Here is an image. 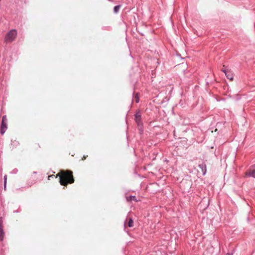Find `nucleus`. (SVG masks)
<instances>
[{"label": "nucleus", "instance_id": "6e6552de", "mask_svg": "<svg viewBox=\"0 0 255 255\" xmlns=\"http://www.w3.org/2000/svg\"><path fill=\"white\" fill-rule=\"evenodd\" d=\"M249 176L255 178V165L252 166V168L249 173Z\"/></svg>", "mask_w": 255, "mask_h": 255}, {"label": "nucleus", "instance_id": "f8f14e48", "mask_svg": "<svg viewBox=\"0 0 255 255\" xmlns=\"http://www.w3.org/2000/svg\"><path fill=\"white\" fill-rule=\"evenodd\" d=\"M128 198H129L128 200L130 201H132V200L136 201V197L135 196H129Z\"/></svg>", "mask_w": 255, "mask_h": 255}, {"label": "nucleus", "instance_id": "7ed1b4c3", "mask_svg": "<svg viewBox=\"0 0 255 255\" xmlns=\"http://www.w3.org/2000/svg\"><path fill=\"white\" fill-rule=\"evenodd\" d=\"M7 128V118L5 115L3 116L1 120V124L0 126V133L3 134Z\"/></svg>", "mask_w": 255, "mask_h": 255}, {"label": "nucleus", "instance_id": "f257e3e1", "mask_svg": "<svg viewBox=\"0 0 255 255\" xmlns=\"http://www.w3.org/2000/svg\"><path fill=\"white\" fill-rule=\"evenodd\" d=\"M59 177V182L61 185L66 186L68 183H73L74 179L72 175V172L69 170H61L56 175V178Z\"/></svg>", "mask_w": 255, "mask_h": 255}, {"label": "nucleus", "instance_id": "2eb2a0df", "mask_svg": "<svg viewBox=\"0 0 255 255\" xmlns=\"http://www.w3.org/2000/svg\"><path fill=\"white\" fill-rule=\"evenodd\" d=\"M17 172V170L16 169H14L12 171V173H16Z\"/></svg>", "mask_w": 255, "mask_h": 255}, {"label": "nucleus", "instance_id": "9b49d317", "mask_svg": "<svg viewBox=\"0 0 255 255\" xmlns=\"http://www.w3.org/2000/svg\"><path fill=\"white\" fill-rule=\"evenodd\" d=\"M6 179H7V176L5 175L4 176V185H3L4 190H5V189H6Z\"/></svg>", "mask_w": 255, "mask_h": 255}, {"label": "nucleus", "instance_id": "dca6fc26", "mask_svg": "<svg viewBox=\"0 0 255 255\" xmlns=\"http://www.w3.org/2000/svg\"><path fill=\"white\" fill-rule=\"evenodd\" d=\"M55 177V176L54 175H50L48 176V179H50V178H52V177Z\"/></svg>", "mask_w": 255, "mask_h": 255}, {"label": "nucleus", "instance_id": "6ab92c4d", "mask_svg": "<svg viewBox=\"0 0 255 255\" xmlns=\"http://www.w3.org/2000/svg\"><path fill=\"white\" fill-rule=\"evenodd\" d=\"M1 1V0H0V1Z\"/></svg>", "mask_w": 255, "mask_h": 255}, {"label": "nucleus", "instance_id": "0eeeda50", "mask_svg": "<svg viewBox=\"0 0 255 255\" xmlns=\"http://www.w3.org/2000/svg\"><path fill=\"white\" fill-rule=\"evenodd\" d=\"M135 120L136 123L138 126L141 123V115L139 113H136L135 115Z\"/></svg>", "mask_w": 255, "mask_h": 255}, {"label": "nucleus", "instance_id": "f3484780", "mask_svg": "<svg viewBox=\"0 0 255 255\" xmlns=\"http://www.w3.org/2000/svg\"><path fill=\"white\" fill-rule=\"evenodd\" d=\"M86 158V156H84L82 158V160H85V159Z\"/></svg>", "mask_w": 255, "mask_h": 255}, {"label": "nucleus", "instance_id": "423d86ee", "mask_svg": "<svg viewBox=\"0 0 255 255\" xmlns=\"http://www.w3.org/2000/svg\"><path fill=\"white\" fill-rule=\"evenodd\" d=\"M199 168L201 170L203 174L205 175L206 173V165L204 162H202V163L198 165Z\"/></svg>", "mask_w": 255, "mask_h": 255}, {"label": "nucleus", "instance_id": "20e7f679", "mask_svg": "<svg viewBox=\"0 0 255 255\" xmlns=\"http://www.w3.org/2000/svg\"><path fill=\"white\" fill-rule=\"evenodd\" d=\"M4 232L3 227V219L2 217H0V241L2 242L4 239Z\"/></svg>", "mask_w": 255, "mask_h": 255}, {"label": "nucleus", "instance_id": "9d476101", "mask_svg": "<svg viewBox=\"0 0 255 255\" xmlns=\"http://www.w3.org/2000/svg\"><path fill=\"white\" fill-rule=\"evenodd\" d=\"M133 222L131 218H129L128 223V225L129 227H133Z\"/></svg>", "mask_w": 255, "mask_h": 255}, {"label": "nucleus", "instance_id": "39448f33", "mask_svg": "<svg viewBox=\"0 0 255 255\" xmlns=\"http://www.w3.org/2000/svg\"><path fill=\"white\" fill-rule=\"evenodd\" d=\"M222 71L225 74L227 78L230 80H232L233 79V74L226 69H223Z\"/></svg>", "mask_w": 255, "mask_h": 255}, {"label": "nucleus", "instance_id": "a211bd4d", "mask_svg": "<svg viewBox=\"0 0 255 255\" xmlns=\"http://www.w3.org/2000/svg\"><path fill=\"white\" fill-rule=\"evenodd\" d=\"M227 255H233V253H231V254L228 253Z\"/></svg>", "mask_w": 255, "mask_h": 255}, {"label": "nucleus", "instance_id": "4468645a", "mask_svg": "<svg viewBox=\"0 0 255 255\" xmlns=\"http://www.w3.org/2000/svg\"><path fill=\"white\" fill-rule=\"evenodd\" d=\"M135 102H136V103H138L139 101V97L138 96V94H136V95L135 96Z\"/></svg>", "mask_w": 255, "mask_h": 255}, {"label": "nucleus", "instance_id": "1a4fd4ad", "mask_svg": "<svg viewBox=\"0 0 255 255\" xmlns=\"http://www.w3.org/2000/svg\"><path fill=\"white\" fill-rule=\"evenodd\" d=\"M121 7V5H116L114 8V11L115 13H117L119 12L120 8Z\"/></svg>", "mask_w": 255, "mask_h": 255}, {"label": "nucleus", "instance_id": "f03ea898", "mask_svg": "<svg viewBox=\"0 0 255 255\" xmlns=\"http://www.w3.org/2000/svg\"><path fill=\"white\" fill-rule=\"evenodd\" d=\"M16 35V30L15 29H12L6 34L4 38V41L6 42H11L14 40Z\"/></svg>", "mask_w": 255, "mask_h": 255}, {"label": "nucleus", "instance_id": "ddd939ff", "mask_svg": "<svg viewBox=\"0 0 255 255\" xmlns=\"http://www.w3.org/2000/svg\"><path fill=\"white\" fill-rule=\"evenodd\" d=\"M19 144L18 142L16 141V140H14L12 142V143H11V145H13V146H17L18 144Z\"/></svg>", "mask_w": 255, "mask_h": 255}]
</instances>
